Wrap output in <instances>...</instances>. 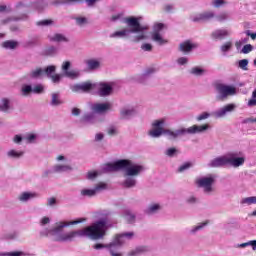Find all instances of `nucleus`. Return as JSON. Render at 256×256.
I'll return each mask as SVG.
<instances>
[{
  "mask_svg": "<svg viewBox=\"0 0 256 256\" xmlns=\"http://www.w3.org/2000/svg\"><path fill=\"white\" fill-rule=\"evenodd\" d=\"M58 53V50H57V47L55 46H50L46 49V54L48 55H57Z\"/></svg>",
  "mask_w": 256,
  "mask_h": 256,
  "instance_id": "obj_55",
  "label": "nucleus"
},
{
  "mask_svg": "<svg viewBox=\"0 0 256 256\" xmlns=\"http://www.w3.org/2000/svg\"><path fill=\"white\" fill-rule=\"evenodd\" d=\"M186 203L188 205H195L197 203V197L195 196H190L186 199Z\"/></svg>",
  "mask_w": 256,
  "mask_h": 256,
  "instance_id": "obj_63",
  "label": "nucleus"
},
{
  "mask_svg": "<svg viewBox=\"0 0 256 256\" xmlns=\"http://www.w3.org/2000/svg\"><path fill=\"white\" fill-rule=\"evenodd\" d=\"M37 197H39L37 192H22L18 196V201H20V203H27L28 201H31V199H37Z\"/></svg>",
  "mask_w": 256,
  "mask_h": 256,
  "instance_id": "obj_23",
  "label": "nucleus"
},
{
  "mask_svg": "<svg viewBox=\"0 0 256 256\" xmlns=\"http://www.w3.org/2000/svg\"><path fill=\"white\" fill-rule=\"evenodd\" d=\"M113 87H115V83L113 82L94 83V89L97 90L99 97H109L113 95Z\"/></svg>",
  "mask_w": 256,
  "mask_h": 256,
  "instance_id": "obj_9",
  "label": "nucleus"
},
{
  "mask_svg": "<svg viewBox=\"0 0 256 256\" xmlns=\"http://www.w3.org/2000/svg\"><path fill=\"white\" fill-rule=\"evenodd\" d=\"M57 67L50 65L48 67H46L45 69H43L44 71V75H47L48 78L53 76V73H55Z\"/></svg>",
  "mask_w": 256,
  "mask_h": 256,
  "instance_id": "obj_44",
  "label": "nucleus"
},
{
  "mask_svg": "<svg viewBox=\"0 0 256 256\" xmlns=\"http://www.w3.org/2000/svg\"><path fill=\"white\" fill-rule=\"evenodd\" d=\"M36 11H43L49 7V2L47 0H38L33 4Z\"/></svg>",
  "mask_w": 256,
  "mask_h": 256,
  "instance_id": "obj_33",
  "label": "nucleus"
},
{
  "mask_svg": "<svg viewBox=\"0 0 256 256\" xmlns=\"http://www.w3.org/2000/svg\"><path fill=\"white\" fill-rule=\"evenodd\" d=\"M163 207L159 203H150L144 210L145 215H157Z\"/></svg>",
  "mask_w": 256,
  "mask_h": 256,
  "instance_id": "obj_22",
  "label": "nucleus"
},
{
  "mask_svg": "<svg viewBox=\"0 0 256 256\" xmlns=\"http://www.w3.org/2000/svg\"><path fill=\"white\" fill-rule=\"evenodd\" d=\"M248 107H256V88L252 92V98L247 103Z\"/></svg>",
  "mask_w": 256,
  "mask_h": 256,
  "instance_id": "obj_49",
  "label": "nucleus"
},
{
  "mask_svg": "<svg viewBox=\"0 0 256 256\" xmlns=\"http://www.w3.org/2000/svg\"><path fill=\"white\" fill-rule=\"evenodd\" d=\"M211 117V113L202 112L200 115L196 117V121H205V119H209Z\"/></svg>",
  "mask_w": 256,
  "mask_h": 256,
  "instance_id": "obj_50",
  "label": "nucleus"
},
{
  "mask_svg": "<svg viewBox=\"0 0 256 256\" xmlns=\"http://www.w3.org/2000/svg\"><path fill=\"white\" fill-rule=\"evenodd\" d=\"M87 66L91 71H95V69H99V67H101V61L95 59L88 60Z\"/></svg>",
  "mask_w": 256,
  "mask_h": 256,
  "instance_id": "obj_36",
  "label": "nucleus"
},
{
  "mask_svg": "<svg viewBox=\"0 0 256 256\" xmlns=\"http://www.w3.org/2000/svg\"><path fill=\"white\" fill-rule=\"evenodd\" d=\"M57 205V199L55 197H51L47 199L48 207H55Z\"/></svg>",
  "mask_w": 256,
  "mask_h": 256,
  "instance_id": "obj_61",
  "label": "nucleus"
},
{
  "mask_svg": "<svg viewBox=\"0 0 256 256\" xmlns=\"http://www.w3.org/2000/svg\"><path fill=\"white\" fill-rule=\"evenodd\" d=\"M17 45H18L17 41H13V40H7L2 43V47L4 49H11V50L17 49Z\"/></svg>",
  "mask_w": 256,
  "mask_h": 256,
  "instance_id": "obj_40",
  "label": "nucleus"
},
{
  "mask_svg": "<svg viewBox=\"0 0 256 256\" xmlns=\"http://www.w3.org/2000/svg\"><path fill=\"white\" fill-rule=\"evenodd\" d=\"M147 251V249L144 246H139L133 250H130L127 253V256H138L141 255V253H145Z\"/></svg>",
  "mask_w": 256,
  "mask_h": 256,
  "instance_id": "obj_37",
  "label": "nucleus"
},
{
  "mask_svg": "<svg viewBox=\"0 0 256 256\" xmlns=\"http://www.w3.org/2000/svg\"><path fill=\"white\" fill-rule=\"evenodd\" d=\"M70 89L73 93H90L95 89V83L91 81L82 82L79 84H74L70 86Z\"/></svg>",
  "mask_w": 256,
  "mask_h": 256,
  "instance_id": "obj_12",
  "label": "nucleus"
},
{
  "mask_svg": "<svg viewBox=\"0 0 256 256\" xmlns=\"http://www.w3.org/2000/svg\"><path fill=\"white\" fill-rule=\"evenodd\" d=\"M23 19H27V15H22L20 17H8L6 19L1 20V25H9L11 21H23Z\"/></svg>",
  "mask_w": 256,
  "mask_h": 256,
  "instance_id": "obj_35",
  "label": "nucleus"
},
{
  "mask_svg": "<svg viewBox=\"0 0 256 256\" xmlns=\"http://www.w3.org/2000/svg\"><path fill=\"white\" fill-rule=\"evenodd\" d=\"M215 179L217 176L214 174H208L207 176L201 177L196 180V185L203 190L204 195H212L215 193Z\"/></svg>",
  "mask_w": 256,
  "mask_h": 256,
  "instance_id": "obj_6",
  "label": "nucleus"
},
{
  "mask_svg": "<svg viewBox=\"0 0 256 256\" xmlns=\"http://www.w3.org/2000/svg\"><path fill=\"white\" fill-rule=\"evenodd\" d=\"M216 19L220 22L227 21V19H229V14L226 12H222L216 17Z\"/></svg>",
  "mask_w": 256,
  "mask_h": 256,
  "instance_id": "obj_53",
  "label": "nucleus"
},
{
  "mask_svg": "<svg viewBox=\"0 0 256 256\" xmlns=\"http://www.w3.org/2000/svg\"><path fill=\"white\" fill-rule=\"evenodd\" d=\"M227 165V155L219 156L211 160L208 167L219 168Z\"/></svg>",
  "mask_w": 256,
  "mask_h": 256,
  "instance_id": "obj_20",
  "label": "nucleus"
},
{
  "mask_svg": "<svg viewBox=\"0 0 256 256\" xmlns=\"http://www.w3.org/2000/svg\"><path fill=\"white\" fill-rule=\"evenodd\" d=\"M135 238V232H124L122 234L116 235L115 239L112 241L111 251H121V247L125 245V241H131Z\"/></svg>",
  "mask_w": 256,
  "mask_h": 256,
  "instance_id": "obj_8",
  "label": "nucleus"
},
{
  "mask_svg": "<svg viewBox=\"0 0 256 256\" xmlns=\"http://www.w3.org/2000/svg\"><path fill=\"white\" fill-rule=\"evenodd\" d=\"M245 161V155L241 152H230L226 154L227 165L234 167V169L243 167V165H245Z\"/></svg>",
  "mask_w": 256,
  "mask_h": 256,
  "instance_id": "obj_7",
  "label": "nucleus"
},
{
  "mask_svg": "<svg viewBox=\"0 0 256 256\" xmlns=\"http://www.w3.org/2000/svg\"><path fill=\"white\" fill-rule=\"evenodd\" d=\"M97 177H99V172L97 171H90L86 175V178L89 179V181H93L94 179H97Z\"/></svg>",
  "mask_w": 256,
  "mask_h": 256,
  "instance_id": "obj_52",
  "label": "nucleus"
},
{
  "mask_svg": "<svg viewBox=\"0 0 256 256\" xmlns=\"http://www.w3.org/2000/svg\"><path fill=\"white\" fill-rule=\"evenodd\" d=\"M44 87L41 84H38L32 88V93H43Z\"/></svg>",
  "mask_w": 256,
  "mask_h": 256,
  "instance_id": "obj_59",
  "label": "nucleus"
},
{
  "mask_svg": "<svg viewBox=\"0 0 256 256\" xmlns=\"http://www.w3.org/2000/svg\"><path fill=\"white\" fill-rule=\"evenodd\" d=\"M127 27L110 34L111 39H127L131 43L147 41L149 26L141 25V17L130 16L124 19Z\"/></svg>",
  "mask_w": 256,
  "mask_h": 256,
  "instance_id": "obj_3",
  "label": "nucleus"
},
{
  "mask_svg": "<svg viewBox=\"0 0 256 256\" xmlns=\"http://www.w3.org/2000/svg\"><path fill=\"white\" fill-rule=\"evenodd\" d=\"M103 171H123L125 179L122 182V187L125 189H133L137 187V177L145 171V166L133 160L121 159L114 163L104 165Z\"/></svg>",
  "mask_w": 256,
  "mask_h": 256,
  "instance_id": "obj_2",
  "label": "nucleus"
},
{
  "mask_svg": "<svg viewBox=\"0 0 256 256\" xmlns=\"http://www.w3.org/2000/svg\"><path fill=\"white\" fill-rule=\"evenodd\" d=\"M163 29H165V24L163 23H155L153 26V31L151 34L152 41H154L158 45H167L168 43V41L165 40L161 35Z\"/></svg>",
  "mask_w": 256,
  "mask_h": 256,
  "instance_id": "obj_10",
  "label": "nucleus"
},
{
  "mask_svg": "<svg viewBox=\"0 0 256 256\" xmlns=\"http://www.w3.org/2000/svg\"><path fill=\"white\" fill-rule=\"evenodd\" d=\"M241 205H256V196H250V197H246V198H242L240 201Z\"/></svg>",
  "mask_w": 256,
  "mask_h": 256,
  "instance_id": "obj_39",
  "label": "nucleus"
},
{
  "mask_svg": "<svg viewBox=\"0 0 256 256\" xmlns=\"http://www.w3.org/2000/svg\"><path fill=\"white\" fill-rule=\"evenodd\" d=\"M215 18V12L213 11H205L198 14H193L190 19L194 23H200L201 21H211V19Z\"/></svg>",
  "mask_w": 256,
  "mask_h": 256,
  "instance_id": "obj_16",
  "label": "nucleus"
},
{
  "mask_svg": "<svg viewBox=\"0 0 256 256\" xmlns=\"http://www.w3.org/2000/svg\"><path fill=\"white\" fill-rule=\"evenodd\" d=\"M216 91V101H227L229 97L237 95V87L225 83H216L214 85Z\"/></svg>",
  "mask_w": 256,
  "mask_h": 256,
  "instance_id": "obj_5",
  "label": "nucleus"
},
{
  "mask_svg": "<svg viewBox=\"0 0 256 256\" xmlns=\"http://www.w3.org/2000/svg\"><path fill=\"white\" fill-rule=\"evenodd\" d=\"M191 167H193V163L185 162L184 164L179 166L177 173H185V171H188V169H191Z\"/></svg>",
  "mask_w": 256,
  "mask_h": 256,
  "instance_id": "obj_42",
  "label": "nucleus"
},
{
  "mask_svg": "<svg viewBox=\"0 0 256 256\" xmlns=\"http://www.w3.org/2000/svg\"><path fill=\"white\" fill-rule=\"evenodd\" d=\"M235 109H237V105H235L234 103H230L214 111L212 115L213 117H215V119H223L224 117H227L229 113H233Z\"/></svg>",
  "mask_w": 256,
  "mask_h": 256,
  "instance_id": "obj_14",
  "label": "nucleus"
},
{
  "mask_svg": "<svg viewBox=\"0 0 256 256\" xmlns=\"http://www.w3.org/2000/svg\"><path fill=\"white\" fill-rule=\"evenodd\" d=\"M176 63L178 65H187V63H189V58L187 57H180L176 60Z\"/></svg>",
  "mask_w": 256,
  "mask_h": 256,
  "instance_id": "obj_60",
  "label": "nucleus"
},
{
  "mask_svg": "<svg viewBox=\"0 0 256 256\" xmlns=\"http://www.w3.org/2000/svg\"><path fill=\"white\" fill-rule=\"evenodd\" d=\"M165 155L167 157H177V155H179V150L175 147L168 148L165 151Z\"/></svg>",
  "mask_w": 256,
  "mask_h": 256,
  "instance_id": "obj_43",
  "label": "nucleus"
},
{
  "mask_svg": "<svg viewBox=\"0 0 256 256\" xmlns=\"http://www.w3.org/2000/svg\"><path fill=\"white\" fill-rule=\"evenodd\" d=\"M49 41L54 43H69V38L61 33H56L53 36H49Z\"/></svg>",
  "mask_w": 256,
  "mask_h": 256,
  "instance_id": "obj_27",
  "label": "nucleus"
},
{
  "mask_svg": "<svg viewBox=\"0 0 256 256\" xmlns=\"http://www.w3.org/2000/svg\"><path fill=\"white\" fill-rule=\"evenodd\" d=\"M142 51H153V45L150 43H144L141 45Z\"/></svg>",
  "mask_w": 256,
  "mask_h": 256,
  "instance_id": "obj_62",
  "label": "nucleus"
},
{
  "mask_svg": "<svg viewBox=\"0 0 256 256\" xmlns=\"http://www.w3.org/2000/svg\"><path fill=\"white\" fill-rule=\"evenodd\" d=\"M22 256V255H24V253L23 252H9V253H7V254H2V255H0V256Z\"/></svg>",
  "mask_w": 256,
  "mask_h": 256,
  "instance_id": "obj_64",
  "label": "nucleus"
},
{
  "mask_svg": "<svg viewBox=\"0 0 256 256\" xmlns=\"http://www.w3.org/2000/svg\"><path fill=\"white\" fill-rule=\"evenodd\" d=\"M123 219L128 222L130 225H133V223H135L136 219H137V215L131 211V210H126L123 213Z\"/></svg>",
  "mask_w": 256,
  "mask_h": 256,
  "instance_id": "obj_29",
  "label": "nucleus"
},
{
  "mask_svg": "<svg viewBox=\"0 0 256 256\" xmlns=\"http://www.w3.org/2000/svg\"><path fill=\"white\" fill-rule=\"evenodd\" d=\"M207 225H209V220L200 222L197 225L192 226L189 230V235H197V233H199V231H203V229L206 228Z\"/></svg>",
  "mask_w": 256,
  "mask_h": 256,
  "instance_id": "obj_26",
  "label": "nucleus"
},
{
  "mask_svg": "<svg viewBox=\"0 0 256 256\" xmlns=\"http://www.w3.org/2000/svg\"><path fill=\"white\" fill-rule=\"evenodd\" d=\"M36 140H37V134H28L24 136V141L26 143H35Z\"/></svg>",
  "mask_w": 256,
  "mask_h": 256,
  "instance_id": "obj_48",
  "label": "nucleus"
},
{
  "mask_svg": "<svg viewBox=\"0 0 256 256\" xmlns=\"http://www.w3.org/2000/svg\"><path fill=\"white\" fill-rule=\"evenodd\" d=\"M165 120H155L152 123V129L148 132L150 137L154 139H158L161 135H165L171 141H175V139H179V137H183L185 135H195L197 133H205L209 129V124L203 125H193L189 128H179L176 130L164 129Z\"/></svg>",
  "mask_w": 256,
  "mask_h": 256,
  "instance_id": "obj_4",
  "label": "nucleus"
},
{
  "mask_svg": "<svg viewBox=\"0 0 256 256\" xmlns=\"http://www.w3.org/2000/svg\"><path fill=\"white\" fill-rule=\"evenodd\" d=\"M87 219L78 218L72 221H59L54 224L51 229H46L40 233L42 237H53L54 241L60 243H71L77 239V237L83 238L88 237L92 241H99L103 239L107 233V219H101L84 229L71 230L65 232V227H70V225H79L80 223H85Z\"/></svg>",
  "mask_w": 256,
  "mask_h": 256,
  "instance_id": "obj_1",
  "label": "nucleus"
},
{
  "mask_svg": "<svg viewBox=\"0 0 256 256\" xmlns=\"http://www.w3.org/2000/svg\"><path fill=\"white\" fill-rule=\"evenodd\" d=\"M61 69L64 77H68V79H78V77H81V72L79 70H69L71 69V61H64L61 65Z\"/></svg>",
  "mask_w": 256,
  "mask_h": 256,
  "instance_id": "obj_13",
  "label": "nucleus"
},
{
  "mask_svg": "<svg viewBox=\"0 0 256 256\" xmlns=\"http://www.w3.org/2000/svg\"><path fill=\"white\" fill-rule=\"evenodd\" d=\"M190 75H193L194 77H203L205 73H207V70L200 66L192 67L189 70Z\"/></svg>",
  "mask_w": 256,
  "mask_h": 256,
  "instance_id": "obj_30",
  "label": "nucleus"
},
{
  "mask_svg": "<svg viewBox=\"0 0 256 256\" xmlns=\"http://www.w3.org/2000/svg\"><path fill=\"white\" fill-rule=\"evenodd\" d=\"M238 67L242 69V71H249V60L242 59L238 62Z\"/></svg>",
  "mask_w": 256,
  "mask_h": 256,
  "instance_id": "obj_46",
  "label": "nucleus"
},
{
  "mask_svg": "<svg viewBox=\"0 0 256 256\" xmlns=\"http://www.w3.org/2000/svg\"><path fill=\"white\" fill-rule=\"evenodd\" d=\"M231 47H233V43L231 42H225L221 47H220V51L222 53H227L228 51H231Z\"/></svg>",
  "mask_w": 256,
  "mask_h": 256,
  "instance_id": "obj_47",
  "label": "nucleus"
},
{
  "mask_svg": "<svg viewBox=\"0 0 256 256\" xmlns=\"http://www.w3.org/2000/svg\"><path fill=\"white\" fill-rule=\"evenodd\" d=\"M111 245H113V242L109 243V244H95L93 246V249H96L97 251H99V249H108L109 253L111 256H123V253L119 250H117V248H114V250H111Z\"/></svg>",
  "mask_w": 256,
  "mask_h": 256,
  "instance_id": "obj_18",
  "label": "nucleus"
},
{
  "mask_svg": "<svg viewBox=\"0 0 256 256\" xmlns=\"http://www.w3.org/2000/svg\"><path fill=\"white\" fill-rule=\"evenodd\" d=\"M76 24L80 27H83V25H87V18L85 17H77L76 18Z\"/></svg>",
  "mask_w": 256,
  "mask_h": 256,
  "instance_id": "obj_56",
  "label": "nucleus"
},
{
  "mask_svg": "<svg viewBox=\"0 0 256 256\" xmlns=\"http://www.w3.org/2000/svg\"><path fill=\"white\" fill-rule=\"evenodd\" d=\"M227 4H228L227 0H212V5L215 9L225 7V5Z\"/></svg>",
  "mask_w": 256,
  "mask_h": 256,
  "instance_id": "obj_45",
  "label": "nucleus"
},
{
  "mask_svg": "<svg viewBox=\"0 0 256 256\" xmlns=\"http://www.w3.org/2000/svg\"><path fill=\"white\" fill-rule=\"evenodd\" d=\"M20 93H21L22 97H29V95H31V93H33V86H31L29 84L22 85Z\"/></svg>",
  "mask_w": 256,
  "mask_h": 256,
  "instance_id": "obj_34",
  "label": "nucleus"
},
{
  "mask_svg": "<svg viewBox=\"0 0 256 256\" xmlns=\"http://www.w3.org/2000/svg\"><path fill=\"white\" fill-rule=\"evenodd\" d=\"M251 51H253V46L251 44H246L242 48L241 53H243L244 55H247V53H251Z\"/></svg>",
  "mask_w": 256,
  "mask_h": 256,
  "instance_id": "obj_54",
  "label": "nucleus"
},
{
  "mask_svg": "<svg viewBox=\"0 0 256 256\" xmlns=\"http://www.w3.org/2000/svg\"><path fill=\"white\" fill-rule=\"evenodd\" d=\"M51 223V218L44 216L40 219V225L41 227H45V225H49Z\"/></svg>",
  "mask_w": 256,
  "mask_h": 256,
  "instance_id": "obj_58",
  "label": "nucleus"
},
{
  "mask_svg": "<svg viewBox=\"0 0 256 256\" xmlns=\"http://www.w3.org/2000/svg\"><path fill=\"white\" fill-rule=\"evenodd\" d=\"M49 79H51L52 83H60L61 79H63V74H54Z\"/></svg>",
  "mask_w": 256,
  "mask_h": 256,
  "instance_id": "obj_51",
  "label": "nucleus"
},
{
  "mask_svg": "<svg viewBox=\"0 0 256 256\" xmlns=\"http://www.w3.org/2000/svg\"><path fill=\"white\" fill-rule=\"evenodd\" d=\"M111 103L110 102H105V103H100L96 102L90 105V109L92 113L95 115H105L108 111H111Z\"/></svg>",
  "mask_w": 256,
  "mask_h": 256,
  "instance_id": "obj_15",
  "label": "nucleus"
},
{
  "mask_svg": "<svg viewBox=\"0 0 256 256\" xmlns=\"http://www.w3.org/2000/svg\"><path fill=\"white\" fill-rule=\"evenodd\" d=\"M199 47V44L193 43L191 40H186L179 44L178 50L181 51V53H191L193 49H197Z\"/></svg>",
  "mask_w": 256,
  "mask_h": 256,
  "instance_id": "obj_17",
  "label": "nucleus"
},
{
  "mask_svg": "<svg viewBox=\"0 0 256 256\" xmlns=\"http://www.w3.org/2000/svg\"><path fill=\"white\" fill-rule=\"evenodd\" d=\"M43 75H45L43 68H35L29 72L28 77L31 79H39V77H43Z\"/></svg>",
  "mask_w": 256,
  "mask_h": 256,
  "instance_id": "obj_32",
  "label": "nucleus"
},
{
  "mask_svg": "<svg viewBox=\"0 0 256 256\" xmlns=\"http://www.w3.org/2000/svg\"><path fill=\"white\" fill-rule=\"evenodd\" d=\"M81 123H84L85 125H95L99 121L95 113H85L81 119Z\"/></svg>",
  "mask_w": 256,
  "mask_h": 256,
  "instance_id": "obj_21",
  "label": "nucleus"
},
{
  "mask_svg": "<svg viewBox=\"0 0 256 256\" xmlns=\"http://www.w3.org/2000/svg\"><path fill=\"white\" fill-rule=\"evenodd\" d=\"M50 105H52V107H59V105H63V101L61 100V94H59L58 92L52 93Z\"/></svg>",
  "mask_w": 256,
  "mask_h": 256,
  "instance_id": "obj_31",
  "label": "nucleus"
},
{
  "mask_svg": "<svg viewBox=\"0 0 256 256\" xmlns=\"http://www.w3.org/2000/svg\"><path fill=\"white\" fill-rule=\"evenodd\" d=\"M13 111V105L11 104V99L2 98L0 101V113L9 114Z\"/></svg>",
  "mask_w": 256,
  "mask_h": 256,
  "instance_id": "obj_19",
  "label": "nucleus"
},
{
  "mask_svg": "<svg viewBox=\"0 0 256 256\" xmlns=\"http://www.w3.org/2000/svg\"><path fill=\"white\" fill-rule=\"evenodd\" d=\"M37 27H53L55 21L52 19H44L36 22Z\"/></svg>",
  "mask_w": 256,
  "mask_h": 256,
  "instance_id": "obj_38",
  "label": "nucleus"
},
{
  "mask_svg": "<svg viewBox=\"0 0 256 256\" xmlns=\"http://www.w3.org/2000/svg\"><path fill=\"white\" fill-rule=\"evenodd\" d=\"M65 4L69 5V1L68 0H54L51 2V5H54L55 7H59V5H65Z\"/></svg>",
  "mask_w": 256,
  "mask_h": 256,
  "instance_id": "obj_57",
  "label": "nucleus"
},
{
  "mask_svg": "<svg viewBox=\"0 0 256 256\" xmlns=\"http://www.w3.org/2000/svg\"><path fill=\"white\" fill-rule=\"evenodd\" d=\"M107 189V184L100 182L94 188H84L80 191L81 197H95L101 191H105Z\"/></svg>",
  "mask_w": 256,
  "mask_h": 256,
  "instance_id": "obj_11",
  "label": "nucleus"
},
{
  "mask_svg": "<svg viewBox=\"0 0 256 256\" xmlns=\"http://www.w3.org/2000/svg\"><path fill=\"white\" fill-rule=\"evenodd\" d=\"M229 35H230L229 30L218 29L212 32L211 37L212 39H224V37H229Z\"/></svg>",
  "mask_w": 256,
  "mask_h": 256,
  "instance_id": "obj_28",
  "label": "nucleus"
},
{
  "mask_svg": "<svg viewBox=\"0 0 256 256\" xmlns=\"http://www.w3.org/2000/svg\"><path fill=\"white\" fill-rule=\"evenodd\" d=\"M8 157L11 159H19V157H23L24 152L23 151H16V150H10L7 152Z\"/></svg>",
  "mask_w": 256,
  "mask_h": 256,
  "instance_id": "obj_41",
  "label": "nucleus"
},
{
  "mask_svg": "<svg viewBox=\"0 0 256 256\" xmlns=\"http://www.w3.org/2000/svg\"><path fill=\"white\" fill-rule=\"evenodd\" d=\"M73 171V167L69 164H56L52 167V173H67Z\"/></svg>",
  "mask_w": 256,
  "mask_h": 256,
  "instance_id": "obj_25",
  "label": "nucleus"
},
{
  "mask_svg": "<svg viewBox=\"0 0 256 256\" xmlns=\"http://www.w3.org/2000/svg\"><path fill=\"white\" fill-rule=\"evenodd\" d=\"M137 115V110L134 108H122L120 110V119H131V117H135Z\"/></svg>",
  "mask_w": 256,
  "mask_h": 256,
  "instance_id": "obj_24",
  "label": "nucleus"
}]
</instances>
